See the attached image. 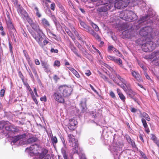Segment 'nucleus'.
<instances>
[{"instance_id":"nucleus-12","label":"nucleus","mask_w":159,"mask_h":159,"mask_svg":"<svg viewBox=\"0 0 159 159\" xmlns=\"http://www.w3.org/2000/svg\"><path fill=\"white\" fill-rule=\"evenodd\" d=\"M148 16H143L138 21V25H136V28H138L141 25L148 24V22L149 21V20H148Z\"/></svg>"},{"instance_id":"nucleus-11","label":"nucleus","mask_w":159,"mask_h":159,"mask_svg":"<svg viewBox=\"0 0 159 159\" xmlns=\"http://www.w3.org/2000/svg\"><path fill=\"white\" fill-rule=\"evenodd\" d=\"M127 15V17L126 18V20L129 22L134 21L137 20L138 18L137 15L132 11L129 12Z\"/></svg>"},{"instance_id":"nucleus-57","label":"nucleus","mask_w":159,"mask_h":159,"mask_svg":"<svg viewBox=\"0 0 159 159\" xmlns=\"http://www.w3.org/2000/svg\"><path fill=\"white\" fill-rule=\"evenodd\" d=\"M40 100L42 101L46 102L47 101L46 97L44 96L43 97H41L40 98Z\"/></svg>"},{"instance_id":"nucleus-24","label":"nucleus","mask_w":159,"mask_h":159,"mask_svg":"<svg viewBox=\"0 0 159 159\" xmlns=\"http://www.w3.org/2000/svg\"><path fill=\"white\" fill-rule=\"evenodd\" d=\"M80 23L81 25L85 29V30L86 31L88 32L91 30L92 29L90 27L86 25L84 22L80 21Z\"/></svg>"},{"instance_id":"nucleus-54","label":"nucleus","mask_w":159,"mask_h":159,"mask_svg":"<svg viewBox=\"0 0 159 159\" xmlns=\"http://www.w3.org/2000/svg\"><path fill=\"white\" fill-rule=\"evenodd\" d=\"M38 156H39V159H42L45 156L41 153H38Z\"/></svg>"},{"instance_id":"nucleus-37","label":"nucleus","mask_w":159,"mask_h":159,"mask_svg":"<svg viewBox=\"0 0 159 159\" xmlns=\"http://www.w3.org/2000/svg\"><path fill=\"white\" fill-rule=\"evenodd\" d=\"M113 52L115 53L116 54L118 57H121L122 56L121 53L118 50L115 48L114 49Z\"/></svg>"},{"instance_id":"nucleus-20","label":"nucleus","mask_w":159,"mask_h":159,"mask_svg":"<svg viewBox=\"0 0 159 159\" xmlns=\"http://www.w3.org/2000/svg\"><path fill=\"white\" fill-rule=\"evenodd\" d=\"M69 47L70 48L72 51L75 54L77 57H81V56L80 55L78 54V50L75 47L74 45L71 43H70Z\"/></svg>"},{"instance_id":"nucleus-61","label":"nucleus","mask_w":159,"mask_h":159,"mask_svg":"<svg viewBox=\"0 0 159 159\" xmlns=\"http://www.w3.org/2000/svg\"><path fill=\"white\" fill-rule=\"evenodd\" d=\"M89 86L90 87V88H91V89L95 93H98V92L96 91V90H95L94 88V87H93V86L92 85H91V84H89Z\"/></svg>"},{"instance_id":"nucleus-17","label":"nucleus","mask_w":159,"mask_h":159,"mask_svg":"<svg viewBox=\"0 0 159 159\" xmlns=\"http://www.w3.org/2000/svg\"><path fill=\"white\" fill-rule=\"evenodd\" d=\"M122 148L121 145L119 143H114L113 144L111 148V152H117Z\"/></svg>"},{"instance_id":"nucleus-21","label":"nucleus","mask_w":159,"mask_h":159,"mask_svg":"<svg viewBox=\"0 0 159 159\" xmlns=\"http://www.w3.org/2000/svg\"><path fill=\"white\" fill-rule=\"evenodd\" d=\"M116 91L120 99L122 102H125L126 99L125 97L121 92L120 90L119 89H117Z\"/></svg>"},{"instance_id":"nucleus-1","label":"nucleus","mask_w":159,"mask_h":159,"mask_svg":"<svg viewBox=\"0 0 159 159\" xmlns=\"http://www.w3.org/2000/svg\"><path fill=\"white\" fill-rule=\"evenodd\" d=\"M72 91V89L71 87L64 85L60 86L57 91L54 93V98L58 102L63 103L65 101L64 98L70 95Z\"/></svg>"},{"instance_id":"nucleus-18","label":"nucleus","mask_w":159,"mask_h":159,"mask_svg":"<svg viewBox=\"0 0 159 159\" xmlns=\"http://www.w3.org/2000/svg\"><path fill=\"white\" fill-rule=\"evenodd\" d=\"M131 72L132 76L138 81H140L142 80L141 76L139 74L134 70H131Z\"/></svg>"},{"instance_id":"nucleus-60","label":"nucleus","mask_w":159,"mask_h":159,"mask_svg":"<svg viewBox=\"0 0 159 159\" xmlns=\"http://www.w3.org/2000/svg\"><path fill=\"white\" fill-rule=\"evenodd\" d=\"M76 46L80 50H82V48L80 44L78 43H76Z\"/></svg>"},{"instance_id":"nucleus-22","label":"nucleus","mask_w":159,"mask_h":159,"mask_svg":"<svg viewBox=\"0 0 159 159\" xmlns=\"http://www.w3.org/2000/svg\"><path fill=\"white\" fill-rule=\"evenodd\" d=\"M41 24L45 28L50 26V24L48 21L45 18H42L41 20Z\"/></svg>"},{"instance_id":"nucleus-34","label":"nucleus","mask_w":159,"mask_h":159,"mask_svg":"<svg viewBox=\"0 0 159 159\" xmlns=\"http://www.w3.org/2000/svg\"><path fill=\"white\" fill-rule=\"evenodd\" d=\"M91 25L96 31H99V27L96 24L93 23V22H91Z\"/></svg>"},{"instance_id":"nucleus-36","label":"nucleus","mask_w":159,"mask_h":159,"mask_svg":"<svg viewBox=\"0 0 159 159\" xmlns=\"http://www.w3.org/2000/svg\"><path fill=\"white\" fill-rule=\"evenodd\" d=\"M30 144H31L30 143ZM37 145L35 144L33 145H30V154L33 153H35V152L34 151H33V150L34 149L35 147H37ZM36 153V152L35 153Z\"/></svg>"},{"instance_id":"nucleus-58","label":"nucleus","mask_w":159,"mask_h":159,"mask_svg":"<svg viewBox=\"0 0 159 159\" xmlns=\"http://www.w3.org/2000/svg\"><path fill=\"white\" fill-rule=\"evenodd\" d=\"M5 92V90L4 89H2L0 91V96L3 97L4 96Z\"/></svg>"},{"instance_id":"nucleus-6","label":"nucleus","mask_w":159,"mask_h":159,"mask_svg":"<svg viewBox=\"0 0 159 159\" xmlns=\"http://www.w3.org/2000/svg\"><path fill=\"white\" fill-rule=\"evenodd\" d=\"M31 35L38 42L39 45L42 47H44L45 45L48 44L49 42L46 39H43L42 37V35L44 34H41L39 36H37V35L33 32H32Z\"/></svg>"},{"instance_id":"nucleus-63","label":"nucleus","mask_w":159,"mask_h":159,"mask_svg":"<svg viewBox=\"0 0 159 159\" xmlns=\"http://www.w3.org/2000/svg\"><path fill=\"white\" fill-rule=\"evenodd\" d=\"M115 48L112 46H110L108 47V51H111L112 50L114 51V49Z\"/></svg>"},{"instance_id":"nucleus-14","label":"nucleus","mask_w":159,"mask_h":159,"mask_svg":"<svg viewBox=\"0 0 159 159\" xmlns=\"http://www.w3.org/2000/svg\"><path fill=\"white\" fill-rule=\"evenodd\" d=\"M77 122L74 119H71L69 120V123L68 128L71 130H73L75 128V126L77 124Z\"/></svg>"},{"instance_id":"nucleus-49","label":"nucleus","mask_w":159,"mask_h":159,"mask_svg":"<svg viewBox=\"0 0 159 159\" xmlns=\"http://www.w3.org/2000/svg\"><path fill=\"white\" fill-rule=\"evenodd\" d=\"M151 139L154 142L157 140V138L153 134H151Z\"/></svg>"},{"instance_id":"nucleus-29","label":"nucleus","mask_w":159,"mask_h":159,"mask_svg":"<svg viewBox=\"0 0 159 159\" xmlns=\"http://www.w3.org/2000/svg\"><path fill=\"white\" fill-rule=\"evenodd\" d=\"M115 63L117 64L120 67H123L122 64V61L120 58H116L114 62Z\"/></svg>"},{"instance_id":"nucleus-48","label":"nucleus","mask_w":159,"mask_h":159,"mask_svg":"<svg viewBox=\"0 0 159 159\" xmlns=\"http://www.w3.org/2000/svg\"><path fill=\"white\" fill-rule=\"evenodd\" d=\"M48 152V150L45 149L43 148L42 149L41 153L43 154L45 156Z\"/></svg>"},{"instance_id":"nucleus-27","label":"nucleus","mask_w":159,"mask_h":159,"mask_svg":"<svg viewBox=\"0 0 159 159\" xmlns=\"http://www.w3.org/2000/svg\"><path fill=\"white\" fill-rule=\"evenodd\" d=\"M67 68L72 72L76 77L77 78H80V75L79 74L75 69L71 67H67Z\"/></svg>"},{"instance_id":"nucleus-52","label":"nucleus","mask_w":159,"mask_h":159,"mask_svg":"<svg viewBox=\"0 0 159 159\" xmlns=\"http://www.w3.org/2000/svg\"><path fill=\"white\" fill-rule=\"evenodd\" d=\"M32 72L34 74L36 78H38V75L37 73V72L36 70L34 68L32 67Z\"/></svg>"},{"instance_id":"nucleus-51","label":"nucleus","mask_w":159,"mask_h":159,"mask_svg":"<svg viewBox=\"0 0 159 159\" xmlns=\"http://www.w3.org/2000/svg\"><path fill=\"white\" fill-rule=\"evenodd\" d=\"M51 35L53 37V38L54 39L57 40L58 41L60 39L59 37L58 36L53 33Z\"/></svg>"},{"instance_id":"nucleus-47","label":"nucleus","mask_w":159,"mask_h":159,"mask_svg":"<svg viewBox=\"0 0 159 159\" xmlns=\"http://www.w3.org/2000/svg\"><path fill=\"white\" fill-rule=\"evenodd\" d=\"M61 152L63 154V156L64 159H67V156L66 154V152L65 150H64L62 148L61 149Z\"/></svg>"},{"instance_id":"nucleus-40","label":"nucleus","mask_w":159,"mask_h":159,"mask_svg":"<svg viewBox=\"0 0 159 159\" xmlns=\"http://www.w3.org/2000/svg\"><path fill=\"white\" fill-rule=\"evenodd\" d=\"M107 57L108 59L113 61L114 62H115V60L116 59V57L110 55H107Z\"/></svg>"},{"instance_id":"nucleus-28","label":"nucleus","mask_w":159,"mask_h":159,"mask_svg":"<svg viewBox=\"0 0 159 159\" xmlns=\"http://www.w3.org/2000/svg\"><path fill=\"white\" fill-rule=\"evenodd\" d=\"M18 11L22 16H23L25 18L27 17L28 16V14L24 10L20 9L18 10Z\"/></svg>"},{"instance_id":"nucleus-7","label":"nucleus","mask_w":159,"mask_h":159,"mask_svg":"<svg viewBox=\"0 0 159 159\" xmlns=\"http://www.w3.org/2000/svg\"><path fill=\"white\" fill-rule=\"evenodd\" d=\"M114 6L116 8L120 9L121 8L126 7L129 3V0H116L113 2Z\"/></svg>"},{"instance_id":"nucleus-16","label":"nucleus","mask_w":159,"mask_h":159,"mask_svg":"<svg viewBox=\"0 0 159 159\" xmlns=\"http://www.w3.org/2000/svg\"><path fill=\"white\" fill-rule=\"evenodd\" d=\"M41 63L43 68H44V70L45 72L47 73L51 72V69L49 65L48 64L47 62L41 61Z\"/></svg>"},{"instance_id":"nucleus-64","label":"nucleus","mask_w":159,"mask_h":159,"mask_svg":"<svg viewBox=\"0 0 159 159\" xmlns=\"http://www.w3.org/2000/svg\"><path fill=\"white\" fill-rule=\"evenodd\" d=\"M25 152L29 155L30 154V148H26L25 150Z\"/></svg>"},{"instance_id":"nucleus-19","label":"nucleus","mask_w":159,"mask_h":159,"mask_svg":"<svg viewBox=\"0 0 159 159\" xmlns=\"http://www.w3.org/2000/svg\"><path fill=\"white\" fill-rule=\"evenodd\" d=\"M148 39L141 36V37L136 41V43L138 45L141 47L142 44H144L146 43V41L148 40Z\"/></svg>"},{"instance_id":"nucleus-4","label":"nucleus","mask_w":159,"mask_h":159,"mask_svg":"<svg viewBox=\"0 0 159 159\" xmlns=\"http://www.w3.org/2000/svg\"><path fill=\"white\" fill-rule=\"evenodd\" d=\"M26 135L25 134L14 137L13 138V141L11 142V144H14L18 141H19V143L21 144H29L30 143L29 139H26Z\"/></svg>"},{"instance_id":"nucleus-13","label":"nucleus","mask_w":159,"mask_h":159,"mask_svg":"<svg viewBox=\"0 0 159 159\" xmlns=\"http://www.w3.org/2000/svg\"><path fill=\"white\" fill-rule=\"evenodd\" d=\"M5 128L7 131H8V134L10 135L15 133L17 131L16 129L14 128L12 126L7 125L6 124L5 125Z\"/></svg>"},{"instance_id":"nucleus-38","label":"nucleus","mask_w":159,"mask_h":159,"mask_svg":"<svg viewBox=\"0 0 159 159\" xmlns=\"http://www.w3.org/2000/svg\"><path fill=\"white\" fill-rule=\"evenodd\" d=\"M7 24L8 28L10 29H14L13 25L10 20L7 21Z\"/></svg>"},{"instance_id":"nucleus-35","label":"nucleus","mask_w":159,"mask_h":159,"mask_svg":"<svg viewBox=\"0 0 159 159\" xmlns=\"http://www.w3.org/2000/svg\"><path fill=\"white\" fill-rule=\"evenodd\" d=\"M157 52H152L151 54L148 55L149 57V59L150 60H152L153 58L157 56Z\"/></svg>"},{"instance_id":"nucleus-25","label":"nucleus","mask_w":159,"mask_h":159,"mask_svg":"<svg viewBox=\"0 0 159 159\" xmlns=\"http://www.w3.org/2000/svg\"><path fill=\"white\" fill-rule=\"evenodd\" d=\"M87 100L86 98H83L82 99V100L80 103V105L82 107L83 109H84L86 107Z\"/></svg>"},{"instance_id":"nucleus-42","label":"nucleus","mask_w":159,"mask_h":159,"mask_svg":"<svg viewBox=\"0 0 159 159\" xmlns=\"http://www.w3.org/2000/svg\"><path fill=\"white\" fill-rule=\"evenodd\" d=\"M32 93H31V95H32V99L33 100V101H34V102L37 105L38 104V102L37 101V100L36 99V96H34L33 95L34 93L32 91Z\"/></svg>"},{"instance_id":"nucleus-45","label":"nucleus","mask_w":159,"mask_h":159,"mask_svg":"<svg viewBox=\"0 0 159 159\" xmlns=\"http://www.w3.org/2000/svg\"><path fill=\"white\" fill-rule=\"evenodd\" d=\"M60 65V62L58 61H54L53 66H54L59 67Z\"/></svg>"},{"instance_id":"nucleus-62","label":"nucleus","mask_w":159,"mask_h":159,"mask_svg":"<svg viewBox=\"0 0 159 159\" xmlns=\"http://www.w3.org/2000/svg\"><path fill=\"white\" fill-rule=\"evenodd\" d=\"M54 19L53 20L54 23L56 26L57 27L59 25V24L57 22V20L55 17H54Z\"/></svg>"},{"instance_id":"nucleus-30","label":"nucleus","mask_w":159,"mask_h":159,"mask_svg":"<svg viewBox=\"0 0 159 159\" xmlns=\"http://www.w3.org/2000/svg\"><path fill=\"white\" fill-rule=\"evenodd\" d=\"M105 66H106L107 68H108L111 71H114V73H115V75L114 76H111V77H114V78H115L117 80V79H118L116 77V74H117L116 72H115V71L114 70H113V69L111 68L110 66H108L107 64H105V65H104Z\"/></svg>"},{"instance_id":"nucleus-23","label":"nucleus","mask_w":159,"mask_h":159,"mask_svg":"<svg viewBox=\"0 0 159 159\" xmlns=\"http://www.w3.org/2000/svg\"><path fill=\"white\" fill-rule=\"evenodd\" d=\"M89 33L93 36L96 39L98 40V41H101V39L100 36L98 35V34L95 32L93 30L91 29V30L89 31Z\"/></svg>"},{"instance_id":"nucleus-56","label":"nucleus","mask_w":159,"mask_h":159,"mask_svg":"<svg viewBox=\"0 0 159 159\" xmlns=\"http://www.w3.org/2000/svg\"><path fill=\"white\" fill-rule=\"evenodd\" d=\"M55 4L54 3H52L51 4V9L54 11L55 10Z\"/></svg>"},{"instance_id":"nucleus-33","label":"nucleus","mask_w":159,"mask_h":159,"mask_svg":"<svg viewBox=\"0 0 159 159\" xmlns=\"http://www.w3.org/2000/svg\"><path fill=\"white\" fill-rule=\"evenodd\" d=\"M153 62L156 65H159V56H157V57L153 59Z\"/></svg>"},{"instance_id":"nucleus-10","label":"nucleus","mask_w":159,"mask_h":159,"mask_svg":"<svg viewBox=\"0 0 159 159\" xmlns=\"http://www.w3.org/2000/svg\"><path fill=\"white\" fill-rule=\"evenodd\" d=\"M30 26L38 34L37 36H39L41 34H43L42 30L40 29L38 24L36 21H34L30 20Z\"/></svg>"},{"instance_id":"nucleus-39","label":"nucleus","mask_w":159,"mask_h":159,"mask_svg":"<svg viewBox=\"0 0 159 159\" xmlns=\"http://www.w3.org/2000/svg\"><path fill=\"white\" fill-rule=\"evenodd\" d=\"M51 141L53 144H56L57 142V137L54 136L51 138Z\"/></svg>"},{"instance_id":"nucleus-31","label":"nucleus","mask_w":159,"mask_h":159,"mask_svg":"<svg viewBox=\"0 0 159 159\" xmlns=\"http://www.w3.org/2000/svg\"><path fill=\"white\" fill-rule=\"evenodd\" d=\"M66 31L68 34L72 38V39L73 40H74L75 39V38L74 37V35L72 34L71 31L68 29H66Z\"/></svg>"},{"instance_id":"nucleus-41","label":"nucleus","mask_w":159,"mask_h":159,"mask_svg":"<svg viewBox=\"0 0 159 159\" xmlns=\"http://www.w3.org/2000/svg\"><path fill=\"white\" fill-rule=\"evenodd\" d=\"M141 121L143 123V125L144 128H146V127H148V125L146 123V121L144 119V118H142L141 119Z\"/></svg>"},{"instance_id":"nucleus-53","label":"nucleus","mask_w":159,"mask_h":159,"mask_svg":"<svg viewBox=\"0 0 159 159\" xmlns=\"http://www.w3.org/2000/svg\"><path fill=\"white\" fill-rule=\"evenodd\" d=\"M110 95L113 98H116V96L114 93L112 91H111L110 92Z\"/></svg>"},{"instance_id":"nucleus-43","label":"nucleus","mask_w":159,"mask_h":159,"mask_svg":"<svg viewBox=\"0 0 159 159\" xmlns=\"http://www.w3.org/2000/svg\"><path fill=\"white\" fill-rule=\"evenodd\" d=\"M95 143V140L93 138L89 139V143L90 145L93 144Z\"/></svg>"},{"instance_id":"nucleus-26","label":"nucleus","mask_w":159,"mask_h":159,"mask_svg":"<svg viewBox=\"0 0 159 159\" xmlns=\"http://www.w3.org/2000/svg\"><path fill=\"white\" fill-rule=\"evenodd\" d=\"M141 117L142 118H145L147 121H150V118L148 115L145 112H143L140 114Z\"/></svg>"},{"instance_id":"nucleus-59","label":"nucleus","mask_w":159,"mask_h":159,"mask_svg":"<svg viewBox=\"0 0 159 159\" xmlns=\"http://www.w3.org/2000/svg\"><path fill=\"white\" fill-rule=\"evenodd\" d=\"M51 52H54L55 53H57L58 52V50L57 49H55L53 48H52L51 49Z\"/></svg>"},{"instance_id":"nucleus-32","label":"nucleus","mask_w":159,"mask_h":159,"mask_svg":"<svg viewBox=\"0 0 159 159\" xmlns=\"http://www.w3.org/2000/svg\"><path fill=\"white\" fill-rule=\"evenodd\" d=\"M34 10H35L36 11V16H38V17H40L41 16V14L39 13V10L38 9V7L35 6H34Z\"/></svg>"},{"instance_id":"nucleus-2","label":"nucleus","mask_w":159,"mask_h":159,"mask_svg":"<svg viewBox=\"0 0 159 159\" xmlns=\"http://www.w3.org/2000/svg\"><path fill=\"white\" fill-rule=\"evenodd\" d=\"M116 75L118 79L120 80L122 83V84H120L118 82V80L116 79L115 78L111 77V79L117 85L121 87L126 94L130 98H133V97L136 94V93L131 89L130 84H127L125 79L121 77L119 75L116 73Z\"/></svg>"},{"instance_id":"nucleus-8","label":"nucleus","mask_w":159,"mask_h":159,"mask_svg":"<svg viewBox=\"0 0 159 159\" xmlns=\"http://www.w3.org/2000/svg\"><path fill=\"white\" fill-rule=\"evenodd\" d=\"M108 3L104 4L103 6L99 7L98 11L99 12H106L111 9L114 6L113 3L109 0Z\"/></svg>"},{"instance_id":"nucleus-44","label":"nucleus","mask_w":159,"mask_h":159,"mask_svg":"<svg viewBox=\"0 0 159 159\" xmlns=\"http://www.w3.org/2000/svg\"><path fill=\"white\" fill-rule=\"evenodd\" d=\"M141 48L143 51L145 52L144 49L145 48H148L147 43H145L144 44H142L141 46Z\"/></svg>"},{"instance_id":"nucleus-55","label":"nucleus","mask_w":159,"mask_h":159,"mask_svg":"<svg viewBox=\"0 0 159 159\" xmlns=\"http://www.w3.org/2000/svg\"><path fill=\"white\" fill-rule=\"evenodd\" d=\"M46 29L47 33L48 35H51L53 33L50 30L48 29L47 28H46Z\"/></svg>"},{"instance_id":"nucleus-50","label":"nucleus","mask_w":159,"mask_h":159,"mask_svg":"<svg viewBox=\"0 0 159 159\" xmlns=\"http://www.w3.org/2000/svg\"><path fill=\"white\" fill-rule=\"evenodd\" d=\"M72 31L74 33L75 35H78V33L75 30V29L74 27L72 26L71 27Z\"/></svg>"},{"instance_id":"nucleus-15","label":"nucleus","mask_w":159,"mask_h":159,"mask_svg":"<svg viewBox=\"0 0 159 159\" xmlns=\"http://www.w3.org/2000/svg\"><path fill=\"white\" fill-rule=\"evenodd\" d=\"M147 43L148 48H145V52L152 51L155 47V44L152 41H149Z\"/></svg>"},{"instance_id":"nucleus-9","label":"nucleus","mask_w":159,"mask_h":159,"mask_svg":"<svg viewBox=\"0 0 159 159\" xmlns=\"http://www.w3.org/2000/svg\"><path fill=\"white\" fill-rule=\"evenodd\" d=\"M122 34L124 38L128 39L134 36V31L131 26H130L129 29L123 31Z\"/></svg>"},{"instance_id":"nucleus-5","label":"nucleus","mask_w":159,"mask_h":159,"mask_svg":"<svg viewBox=\"0 0 159 159\" xmlns=\"http://www.w3.org/2000/svg\"><path fill=\"white\" fill-rule=\"evenodd\" d=\"M153 30L150 26H147L142 28L139 32L140 35L142 37L150 39L152 37Z\"/></svg>"},{"instance_id":"nucleus-3","label":"nucleus","mask_w":159,"mask_h":159,"mask_svg":"<svg viewBox=\"0 0 159 159\" xmlns=\"http://www.w3.org/2000/svg\"><path fill=\"white\" fill-rule=\"evenodd\" d=\"M68 141L70 143V146L71 145L72 148V150L73 153L80 155L82 151V149L80 147L78 140L75 139L74 136L72 134H68Z\"/></svg>"},{"instance_id":"nucleus-46","label":"nucleus","mask_w":159,"mask_h":159,"mask_svg":"<svg viewBox=\"0 0 159 159\" xmlns=\"http://www.w3.org/2000/svg\"><path fill=\"white\" fill-rule=\"evenodd\" d=\"M38 140V139L36 137H31L30 136V142H35Z\"/></svg>"}]
</instances>
